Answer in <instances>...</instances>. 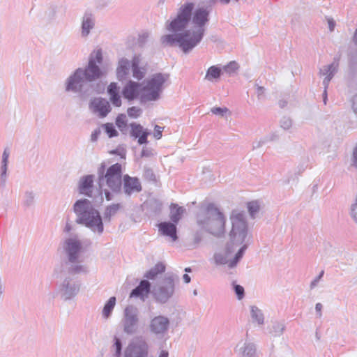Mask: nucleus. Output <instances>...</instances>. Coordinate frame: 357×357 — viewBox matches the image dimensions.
Returning <instances> with one entry per match:
<instances>
[{
  "mask_svg": "<svg viewBox=\"0 0 357 357\" xmlns=\"http://www.w3.org/2000/svg\"><path fill=\"white\" fill-rule=\"evenodd\" d=\"M122 342L120 338L116 336L114 337V347L115 349V356L121 357L122 354Z\"/></svg>",
  "mask_w": 357,
  "mask_h": 357,
  "instance_id": "obj_49",
  "label": "nucleus"
},
{
  "mask_svg": "<svg viewBox=\"0 0 357 357\" xmlns=\"http://www.w3.org/2000/svg\"><path fill=\"white\" fill-rule=\"evenodd\" d=\"M107 92L110 96L112 95L117 94L120 92V87L116 82H111L107 89Z\"/></svg>",
  "mask_w": 357,
  "mask_h": 357,
  "instance_id": "obj_51",
  "label": "nucleus"
},
{
  "mask_svg": "<svg viewBox=\"0 0 357 357\" xmlns=\"http://www.w3.org/2000/svg\"><path fill=\"white\" fill-rule=\"evenodd\" d=\"M307 168V165L305 163L301 164L298 166L296 171L294 173V174H291L289 176L288 178L286 181L287 183H289L291 181H296L298 178V176L305 171Z\"/></svg>",
  "mask_w": 357,
  "mask_h": 357,
  "instance_id": "obj_42",
  "label": "nucleus"
},
{
  "mask_svg": "<svg viewBox=\"0 0 357 357\" xmlns=\"http://www.w3.org/2000/svg\"><path fill=\"white\" fill-rule=\"evenodd\" d=\"M100 134L101 130L100 128L95 129L91 135V142H96L98 139V137L100 135Z\"/></svg>",
  "mask_w": 357,
  "mask_h": 357,
  "instance_id": "obj_62",
  "label": "nucleus"
},
{
  "mask_svg": "<svg viewBox=\"0 0 357 357\" xmlns=\"http://www.w3.org/2000/svg\"><path fill=\"white\" fill-rule=\"evenodd\" d=\"M151 291V282L147 280H142L139 284L131 291L130 298H139L144 302Z\"/></svg>",
  "mask_w": 357,
  "mask_h": 357,
  "instance_id": "obj_18",
  "label": "nucleus"
},
{
  "mask_svg": "<svg viewBox=\"0 0 357 357\" xmlns=\"http://www.w3.org/2000/svg\"><path fill=\"white\" fill-rule=\"evenodd\" d=\"M280 127L284 130H289L292 126V121L290 117L283 116L280 120Z\"/></svg>",
  "mask_w": 357,
  "mask_h": 357,
  "instance_id": "obj_52",
  "label": "nucleus"
},
{
  "mask_svg": "<svg viewBox=\"0 0 357 357\" xmlns=\"http://www.w3.org/2000/svg\"><path fill=\"white\" fill-rule=\"evenodd\" d=\"M149 38V33L146 31H144L142 33L139 34L137 45L139 47H144L148 43Z\"/></svg>",
  "mask_w": 357,
  "mask_h": 357,
  "instance_id": "obj_45",
  "label": "nucleus"
},
{
  "mask_svg": "<svg viewBox=\"0 0 357 357\" xmlns=\"http://www.w3.org/2000/svg\"><path fill=\"white\" fill-rule=\"evenodd\" d=\"M122 190L128 197H130L134 193L140 192L142 187L139 179L137 177L125 174L122 181Z\"/></svg>",
  "mask_w": 357,
  "mask_h": 357,
  "instance_id": "obj_15",
  "label": "nucleus"
},
{
  "mask_svg": "<svg viewBox=\"0 0 357 357\" xmlns=\"http://www.w3.org/2000/svg\"><path fill=\"white\" fill-rule=\"evenodd\" d=\"M232 289L238 300H241L244 298L245 290L243 286L236 284V282L234 281L232 282Z\"/></svg>",
  "mask_w": 357,
  "mask_h": 357,
  "instance_id": "obj_44",
  "label": "nucleus"
},
{
  "mask_svg": "<svg viewBox=\"0 0 357 357\" xmlns=\"http://www.w3.org/2000/svg\"><path fill=\"white\" fill-rule=\"evenodd\" d=\"M112 153L114 154H116V155H119L121 158H126V150L124 149H116L114 151H112Z\"/></svg>",
  "mask_w": 357,
  "mask_h": 357,
  "instance_id": "obj_64",
  "label": "nucleus"
},
{
  "mask_svg": "<svg viewBox=\"0 0 357 357\" xmlns=\"http://www.w3.org/2000/svg\"><path fill=\"white\" fill-rule=\"evenodd\" d=\"M109 100L114 107H121L122 104L120 93L112 95L109 96Z\"/></svg>",
  "mask_w": 357,
  "mask_h": 357,
  "instance_id": "obj_54",
  "label": "nucleus"
},
{
  "mask_svg": "<svg viewBox=\"0 0 357 357\" xmlns=\"http://www.w3.org/2000/svg\"><path fill=\"white\" fill-rule=\"evenodd\" d=\"M169 319L167 317L158 315L151 320L149 329L157 337H163L169 329Z\"/></svg>",
  "mask_w": 357,
  "mask_h": 357,
  "instance_id": "obj_14",
  "label": "nucleus"
},
{
  "mask_svg": "<svg viewBox=\"0 0 357 357\" xmlns=\"http://www.w3.org/2000/svg\"><path fill=\"white\" fill-rule=\"evenodd\" d=\"M77 262H70L68 260L65 263L66 272L69 275L86 274L89 273V268L86 266Z\"/></svg>",
  "mask_w": 357,
  "mask_h": 357,
  "instance_id": "obj_25",
  "label": "nucleus"
},
{
  "mask_svg": "<svg viewBox=\"0 0 357 357\" xmlns=\"http://www.w3.org/2000/svg\"><path fill=\"white\" fill-rule=\"evenodd\" d=\"M255 86L256 87V93L258 99H262L265 96V88L259 86L257 83L255 84Z\"/></svg>",
  "mask_w": 357,
  "mask_h": 357,
  "instance_id": "obj_60",
  "label": "nucleus"
},
{
  "mask_svg": "<svg viewBox=\"0 0 357 357\" xmlns=\"http://www.w3.org/2000/svg\"><path fill=\"white\" fill-rule=\"evenodd\" d=\"M90 105L100 117H105L112 110L109 102L102 98H94L91 101Z\"/></svg>",
  "mask_w": 357,
  "mask_h": 357,
  "instance_id": "obj_22",
  "label": "nucleus"
},
{
  "mask_svg": "<svg viewBox=\"0 0 357 357\" xmlns=\"http://www.w3.org/2000/svg\"><path fill=\"white\" fill-rule=\"evenodd\" d=\"M116 297L112 296L106 302L102 309V315L104 317L108 318L111 315L116 305Z\"/></svg>",
  "mask_w": 357,
  "mask_h": 357,
  "instance_id": "obj_36",
  "label": "nucleus"
},
{
  "mask_svg": "<svg viewBox=\"0 0 357 357\" xmlns=\"http://www.w3.org/2000/svg\"><path fill=\"white\" fill-rule=\"evenodd\" d=\"M165 271V266L162 263H158L145 273L144 278L149 280H154L158 274Z\"/></svg>",
  "mask_w": 357,
  "mask_h": 357,
  "instance_id": "obj_31",
  "label": "nucleus"
},
{
  "mask_svg": "<svg viewBox=\"0 0 357 357\" xmlns=\"http://www.w3.org/2000/svg\"><path fill=\"white\" fill-rule=\"evenodd\" d=\"M231 252V248L229 243L226 245V250L225 252H215L213 255V259L215 265H225L228 264V255Z\"/></svg>",
  "mask_w": 357,
  "mask_h": 357,
  "instance_id": "obj_27",
  "label": "nucleus"
},
{
  "mask_svg": "<svg viewBox=\"0 0 357 357\" xmlns=\"http://www.w3.org/2000/svg\"><path fill=\"white\" fill-rule=\"evenodd\" d=\"M177 275L167 273L162 280L152 289L151 294L156 303H167L173 296L175 291V281L178 280Z\"/></svg>",
  "mask_w": 357,
  "mask_h": 357,
  "instance_id": "obj_5",
  "label": "nucleus"
},
{
  "mask_svg": "<svg viewBox=\"0 0 357 357\" xmlns=\"http://www.w3.org/2000/svg\"><path fill=\"white\" fill-rule=\"evenodd\" d=\"M95 26V18L91 13L86 12L82 21V36L86 37Z\"/></svg>",
  "mask_w": 357,
  "mask_h": 357,
  "instance_id": "obj_23",
  "label": "nucleus"
},
{
  "mask_svg": "<svg viewBox=\"0 0 357 357\" xmlns=\"http://www.w3.org/2000/svg\"><path fill=\"white\" fill-rule=\"evenodd\" d=\"M277 137V135L275 134H272L270 136L264 137L259 141H256L253 143V148H259L263 144H266L268 141H273Z\"/></svg>",
  "mask_w": 357,
  "mask_h": 357,
  "instance_id": "obj_46",
  "label": "nucleus"
},
{
  "mask_svg": "<svg viewBox=\"0 0 357 357\" xmlns=\"http://www.w3.org/2000/svg\"><path fill=\"white\" fill-rule=\"evenodd\" d=\"M211 112L215 115L224 116L228 112V109L227 107H214L211 108Z\"/></svg>",
  "mask_w": 357,
  "mask_h": 357,
  "instance_id": "obj_56",
  "label": "nucleus"
},
{
  "mask_svg": "<svg viewBox=\"0 0 357 357\" xmlns=\"http://www.w3.org/2000/svg\"><path fill=\"white\" fill-rule=\"evenodd\" d=\"M121 208V204H112L107 206L104 211L103 217L105 221L110 222L112 216L115 215Z\"/></svg>",
  "mask_w": 357,
  "mask_h": 357,
  "instance_id": "obj_32",
  "label": "nucleus"
},
{
  "mask_svg": "<svg viewBox=\"0 0 357 357\" xmlns=\"http://www.w3.org/2000/svg\"><path fill=\"white\" fill-rule=\"evenodd\" d=\"M36 202V194L32 190H26L24 191L22 199V205L25 209L33 207Z\"/></svg>",
  "mask_w": 357,
  "mask_h": 357,
  "instance_id": "obj_29",
  "label": "nucleus"
},
{
  "mask_svg": "<svg viewBox=\"0 0 357 357\" xmlns=\"http://www.w3.org/2000/svg\"><path fill=\"white\" fill-rule=\"evenodd\" d=\"M65 12V8L61 6H52L48 12V16L51 20L56 18L58 14L63 15Z\"/></svg>",
  "mask_w": 357,
  "mask_h": 357,
  "instance_id": "obj_40",
  "label": "nucleus"
},
{
  "mask_svg": "<svg viewBox=\"0 0 357 357\" xmlns=\"http://www.w3.org/2000/svg\"><path fill=\"white\" fill-rule=\"evenodd\" d=\"M247 248V244H244L243 246H241V248L238 250V252L234 255V258L229 261L228 265L229 268H233L238 264V263L243 258Z\"/></svg>",
  "mask_w": 357,
  "mask_h": 357,
  "instance_id": "obj_35",
  "label": "nucleus"
},
{
  "mask_svg": "<svg viewBox=\"0 0 357 357\" xmlns=\"http://www.w3.org/2000/svg\"><path fill=\"white\" fill-rule=\"evenodd\" d=\"M185 209L179 206L177 204H172L170 205V215L169 218L172 222L178 224L182 218Z\"/></svg>",
  "mask_w": 357,
  "mask_h": 357,
  "instance_id": "obj_28",
  "label": "nucleus"
},
{
  "mask_svg": "<svg viewBox=\"0 0 357 357\" xmlns=\"http://www.w3.org/2000/svg\"><path fill=\"white\" fill-rule=\"evenodd\" d=\"M130 62L126 58H121L119 60L116 68V75L119 81L124 80L129 73Z\"/></svg>",
  "mask_w": 357,
  "mask_h": 357,
  "instance_id": "obj_24",
  "label": "nucleus"
},
{
  "mask_svg": "<svg viewBox=\"0 0 357 357\" xmlns=\"http://www.w3.org/2000/svg\"><path fill=\"white\" fill-rule=\"evenodd\" d=\"M222 74V70L217 66H212L208 68L206 71L205 79L208 81H213L214 79H219Z\"/></svg>",
  "mask_w": 357,
  "mask_h": 357,
  "instance_id": "obj_33",
  "label": "nucleus"
},
{
  "mask_svg": "<svg viewBox=\"0 0 357 357\" xmlns=\"http://www.w3.org/2000/svg\"><path fill=\"white\" fill-rule=\"evenodd\" d=\"M98 185L102 190L105 181L107 186L114 194L118 195L122 192V165L120 163H115L108 167L106 170V164L102 162L98 168Z\"/></svg>",
  "mask_w": 357,
  "mask_h": 357,
  "instance_id": "obj_4",
  "label": "nucleus"
},
{
  "mask_svg": "<svg viewBox=\"0 0 357 357\" xmlns=\"http://www.w3.org/2000/svg\"><path fill=\"white\" fill-rule=\"evenodd\" d=\"M146 205L148 210L150 211L151 215H159L162 209V203L156 199H152L149 200Z\"/></svg>",
  "mask_w": 357,
  "mask_h": 357,
  "instance_id": "obj_30",
  "label": "nucleus"
},
{
  "mask_svg": "<svg viewBox=\"0 0 357 357\" xmlns=\"http://www.w3.org/2000/svg\"><path fill=\"white\" fill-rule=\"evenodd\" d=\"M164 128L160 126L155 125L154 128L153 136L155 139H159L162 137V132Z\"/></svg>",
  "mask_w": 357,
  "mask_h": 357,
  "instance_id": "obj_61",
  "label": "nucleus"
},
{
  "mask_svg": "<svg viewBox=\"0 0 357 357\" xmlns=\"http://www.w3.org/2000/svg\"><path fill=\"white\" fill-rule=\"evenodd\" d=\"M173 222L164 221L158 225V231L161 235L170 237L173 241L178 239L177 227Z\"/></svg>",
  "mask_w": 357,
  "mask_h": 357,
  "instance_id": "obj_21",
  "label": "nucleus"
},
{
  "mask_svg": "<svg viewBox=\"0 0 357 357\" xmlns=\"http://www.w3.org/2000/svg\"><path fill=\"white\" fill-rule=\"evenodd\" d=\"M139 311L134 305H128L123 312L122 320L123 331L127 335L135 334L139 328Z\"/></svg>",
  "mask_w": 357,
  "mask_h": 357,
  "instance_id": "obj_10",
  "label": "nucleus"
},
{
  "mask_svg": "<svg viewBox=\"0 0 357 357\" xmlns=\"http://www.w3.org/2000/svg\"><path fill=\"white\" fill-rule=\"evenodd\" d=\"M334 75H333V73H329L328 74L327 76H326V77L323 80V85L324 86V89L327 90L328 87V85H329V83L331 82V80L332 79Z\"/></svg>",
  "mask_w": 357,
  "mask_h": 357,
  "instance_id": "obj_63",
  "label": "nucleus"
},
{
  "mask_svg": "<svg viewBox=\"0 0 357 357\" xmlns=\"http://www.w3.org/2000/svg\"><path fill=\"white\" fill-rule=\"evenodd\" d=\"M195 3L186 2L178 9L176 15L165 23L166 29L172 33L160 38L161 44L166 47L178 45L184 53H188L203 39L205 25L209 21L210 9L197 8Z\"/></svg>",
  "mask_w": 357,
  "mask_h": 357,
  "instance_id": "obj_1",
  "label": "nucleus"
},
{
  "mask_svg": "<svg viewBox=\"0 0 357 357\" xmlns=\"http://www.w3.org/2000/svg\"><path fill=\"white\" fill-rule=\"evenodd\" d=\"M149 345L142 336L134 338L127 346L124 357H149Z\"/></svg>",
  "mask_w": 357,
  "mask_h": 357,
  "instance_id": "obj_12",
  "label": "nucleus"
},
{
  "mask_svg": "<svg viewBox=\"0 0 357 357\" xmlns=\"http://www.w3.org/2000/svg\"><path fill=\"white\" fill-rule=\"evenodd\" d=\"M277 137V135L275 134H272L270 136L264 137L259 141H256L253 143V148H259L263 144H266L268 141H273Z\"/></svg>",
  "mask_w": 357,
  "mask_h": 357,
  "instance_id": "obj_47",
  "label": "nucleus"
},
{
  "mask_svg": "<svg viewBox=\"0 0 357 357\" xmlns=\"http://www.w3.org/2000/svg\"><path fill=\"white\" fill-rule=\"evenodd\" d=\"M102 60V50L99 49L90 54L87 66L82 68V73L90 84L103 76L104 73L99 66Z\"/></svg>",
  "mask_w": 357,
  "mask_h": 357,
  "instance_id": "obj_9",
  "label": "nucleus"
},
{
  "mask_svg": "<svg viewBox=\"0 0 357 357\" xmlns=\"http://www.w3.org/2000/svg\"><path fill=\"white\" fill-rule=\"evenodd\" d=\"M8 165H0V188L4 189L6 186L8 174Z\"/></svg>",
  "mask_w": 357,
  "mask_h": 357,
  "instance_id": "obj_37",
  "label": "nucleus"
},
{
  "mask_svg": "<svg viewBox=\"0 0 357 357\" xmlns=\"http://www.w3.org/2000/svg\"><path fill=\"white\" fill-rule=\"evenodd\" d=\"M82 248V243L76 236L66 238L63 243V249L70 262L78 261Z\"/></svg>",
  "mask_w": 357,
  "mask_h": 357,
  "instance_id": "obj_13",
  "label": "nucleus"
},
{
  "mask_svg": "<svg viewBox=\"0 0 357 357\" xmlns=\"http://www.w3.org/2000/svg\"><path fill=\"white\" fill-rule=\"evenodd\" d=\"M337 65H335L334 63L324 66L323 68L320 70V74L322 75L327 76L328 74L333 73V75H334L337 71Z\"/></svg>",
  "mask_w": 357,
  "mask_h": 357,
  "instance_id": "obj_43",
  "label": "nucleus"
},
{
  "mask_svg": "<svg viewBox=\"0 0 357 357\" xmlns=\"http://www.w3.org/2000/svg\"><path fill=\"white\" fill-rule=\"evenodd\" d=\"M238 68V65L236 61H230L227 65L224 66V70L228 73H234Z\"/></svg>",
  "mask_w": 357,
  "mask_h": 357,
  "instance_id": "obj_55",
  "label": "nucleus"
},
{
  "mask_svg": "<svg viewBox=\"0 0 357 357\" xmlns=\"http://www.w3.org/2000/svg\"><path fill=\"white\" fill-rule=\"evenodd\" d=\"M169 75L157 73L153 74L143 86L144 93L142 95V100L155 101L160 98L163 85L168 79Z\"/></svg>",
  "mask_w": 357,
  "mask_h": 357,
  "instance_id": "obj_8",
  "label": "nucleus"
},
{
  "mask_svg": "<svg viewBox=\"0 0 357 357\" xmlns=\"http://www.w3.org/2000/svg\"><path fill=\"white\" fill-rule=\"evenodd\" d=\"M94 175L87 174L80 178L78 183L79 194L91 197L94 188Z\"/></svg>",
  "mask_w": 357,
  "mask_h": 357,
  "instance_id": "obj_19",
  "label": "nucleus"
},
{
  "mask_svg": "<svg viewBox=\"0 0 357 357\" xmlns=\"http://www.w3.org/2000/svg\"><path fill=\"white\" fill-rule=\"evenodd\" d=\"M285 330V324L284 321L274 320L271 321L268 326V331L273 337H280Z\"/></svg>",
  "mask_w": 357,
  "mask_h": 357,
  "instance_id": "obj_26",
  "label": "nucleus"
},
{
  "mask_svg": "<svg viewBox=\"0 0 357 357\" xmlns=\"http://www.w3.org/2000/svg\"><path fill=\"white\" fill-rule=\"evenodd\" d=\"M10 154V149L6 147L4 149L2 156H1V165H8L9 163V156Z\"/></svg>",
  "mask_w": 357,
  "mask_h": 357,
  "instance_id": "obj_53",
  "label": "nucleus"
},
{
  "mask_svg": "<svg viewBox=\"0 0 357 357\" xmlns=\"http://www.w3.org/2000/svg\"><path fill=\"white\" fill-rule=\"evenodd\" d=\"M128 115L130 118L137 119L142 113V109L140 107L132 106L127 109Z\"/></svg>",
  "mask_w": 357,
  "mask_h": 357,
  "instance_id": "obj_48",
  "label": "nucleus"
},
{
  "mask_svg": "<svg viewBox=\"0 0 357 357\" xmlns=\"http://www.w3.org/2000/svg\"><path fill=\"white\" fill-rule=\"evenodd\" d=\"M204 237L203 232L201 231H197L195 232L194 235V239H193V245L194 248H197V245L200 243V242L202 241Z\"/></svg>",
  "mask_w": 357,
  "mask_h": 357,
  "instance_id": "obj_58",
  "label": "nucleus"
},
{
  "mask_svg": "<svg viewBox=\"0 0 357 357\" xmlns=\"http://www.w3.org/2000/svg\"><path fill=\"white\" fill-rule=\"evenodd\" d=\"M248 210L251 218H255V215L259 211V204L257 201H252L247 204Z\"/></svg>",
  "mask_w": 357,
  "mask_h": 357,
  "instance_id": "obj_41",
  "label": "nucleus"
},
{
  "mask_svg": "<svg viewBox=\"0 0 357 357\" xmlns=\"http://www.w3.org/2000/svg\"><path fill=\"white\" fill-rule=\"evenodd\" d=\"M324 275V271L322 270L319 273V274L311 282V283L310 284V289H314L317 286L318 283L321 280V278H323Z\"/></svg>",
  "mask_w": 357,
  "mask_h": 357,
  "instance_id": "obj_59",
  "label": "nucleus"
},
{
  "mask_svg": "<svg viewBox=\"0 0 357 357\" xmlns=\"http://www.w3.org/2000/svg\"><path fill=\"white\" fill-rule=\"evenodd\" d=\"M66 92L79 93L82 96L93 93L92 84L89 82L82 73V68H77L66 80Z\"/></svg>",
  "mask_w": 357,
  "mask_h": 357,
  "instance_id": "obj_6",
  "label": "nucleus"
},
{
  "mask_svg": "<svg viewBox=\"0 0 357 357\" xmlns=\"http://www.w3.org/2000/svg\"><path fill=\"white\" fill-rule=\"evenodd\" d=\"M102 126L109 138L115 137L119 135V132L113 123H106L102 124Z\"/></svg>",
  "mask_w": 357,
  "mask_h": 357,
  "instance_id": "obj_38",
  "label": "nucleus"
},
{
  "mask_svg": "<svg viewBox=\"0 0 357 357\" xmlns=\"http://www.w3.org/2000/svg\"><path fill=\"white\" fill-rule=\"evenodd\" d=\"M197 222L202 229L215 236L219 237L225 234V217L213 203L201 208L197 215Z\"/></svg>",
  "mask_w": 357,
  "mask_h": 357,
  "instance_id": "obj_3",
  "label": "nucleus"
},
{
  "mask_svg": "<svg viewBox=\"0 0 357 357\" xmlns=\"http://www.w3.org/2000/svg\"><path fill=\"white\" fill-rule=\"evenodd\" d=\"M132 71L133 77L137 80H141L144 78V73L141 70L139 67L132 68Z\"/></svg>",
  "mask_w": 357,
  "mask_h": 357,
  "instance_id": "obj_57",
  "label": "nucleus"
},
{
  "mask_svg": "<svg viewBox=\"0 0 357 357\" xmlns=\"http://www.w3.org/2000/svg\"><path fill=\"white\" fill-rule=\"evenodd\" d=\"M130 135L134 139H137V143L139 145L145 144L148 143V136L151 132L147 130L144 129L142 126L139 123H132L130 124Z\"/></svg>",
  "mask_w": 357,
  "mask_h": 357,
  "instance_id": "obj_20",
  "label": "nucleus"
},
{
  "mask_svg": "<svg viewBox=\"0 0 357 357\" xmlns=\"http://www.w3.org/2000/svg\"><path fill=\"white\" fill-rule=\"evenodd\" d=\"M80 287V282L76 278L68 275L63 279L59 285L58 291L62 299L69 301L78 294Z\"/></svg>",
  "mask_w": 357,
  "mask_h": 357,
  "instance_id": "obj_11",
  "label": "nucleus"
},
{
  "mask_svg": "<svg viewBox=\"0 0 357 357\" xmlns=\"http://www.w3.org/2000/svg\"><path fill=\"white\" fill-rule=\"evenodd\" d=\"M250 316L253 321L257 322L258 324L261 325L264 322V317L262 311L257 306H251Z\"/></svg>",
  "mask_w": 357,
  "mask_h": 357,
  "instance_id": "obj_34",
  "label": "nucleus"
},
{
  "mask_svg": "<svg viewBox=\"0 0 357 357\" xmlns=\"http://www.w3.org/2000/svg\"><path fill=\"white\" fill-rule=\"evenodd\" d=\"M143 91V87L139 82L129 80L123 86L121 93L123 97L128 101L136 100Z\"/></svg>",
  "mask_w": 357,
  "mask_h": 357,
  "instance_id": "obj_16",
  "label": "nucleus"
},
{
  "mask_svg": "<svg viewBox=\"0 0 357 357\" xmlns=\"http://www.w3.org/2000/svg\"><path fill=\"white\" fill-rule=\"evenodd\" d=\"M116 125L117 128L121 131L123 132L127 127V120L126 116L124 114H119L116 118Z\"/></svg>",
  "mask_w": 357,
  "mask_h": 357,
  "instance_id": "obj_39",
  "label": "nucleus"
},
{
  "mask_svg": "<svg viewBox=\"0 0 357 357\" xmlns=\"http://www.w3.org/2000/svg\"><path fill=\"white\" fill-rule=\"evenodd\" d=\"M143 176L144 178L149 181H155V175L153 171V169L150 167H144Z\"/></svg>",
  "mask_w": 357,
  "mask_h": 357,
  "instance_id": "obj_50",
  "label": "nucleus"
},
{
  "mask_svg": "<svg viewBox=\"0 0 357 357\" xmlns=\"http://www.w3.org/2000/svg\"><path fill=\"white\" fill-rule=\"evenodd\" d=\"M73 211L76 215L77 224L84 225L95 234L102 235L104 231L102 218L91 201L87 199L77 200L73 205Z\"/></svg>",
  "mask_w": 357,
  "mask_h": 357,
  "instance_id": "obj_2",
  "label": "nucleus"
},
{
  "mask_svg": "<svg viewBox=\"0 0 357 357\" xmlns=\"http://www.w3.org/2000/svg\"><path fill=\"white\" fill-rule=\"evenodd\" d=\"M234 352L238 357H257L256 345L251 342H239L234 348Z\"/></svg>",
  "mask_w": 357,
  "mask_h": 357,
  "instance_id": "obj_17",
  "label": "nucleus"
},
{
  "mask_svg": "<svg viewBox=\"0 0 357 357\" xmlns=\"http://www.w3.org/2000/svg\"><path fill=\"white\" fill-rule=\"evenodd\" d=\"M232 227L229 233L231 243L242 244L248 235V226L243 211H232L230 216Z\"/></svg>",
  "mask_w": 357,
  "mask_h": 357,
  "instance_id": "obj_7",
  "label": "nucleus"
}]
</instances>
